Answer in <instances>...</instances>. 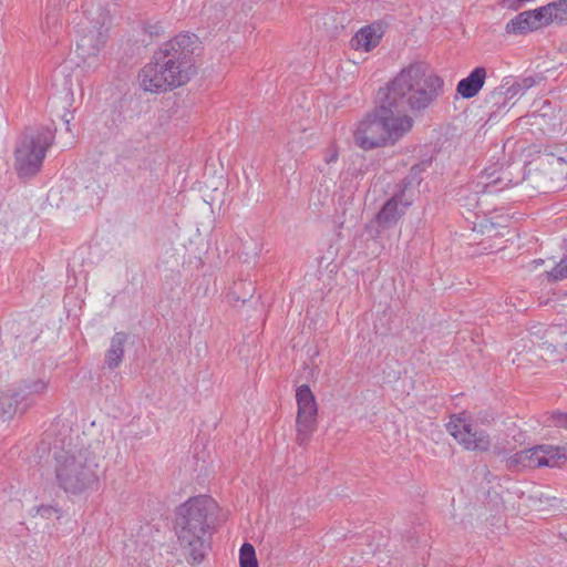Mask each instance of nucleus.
I'll return each mask as SVG.
<instances>
[{"instance_id":"nucleus-1","label":"nucleus","mask_w":567,"mask_h":567,"mask_svg":"<svg viewBox=\"0 0 567 567\" xmlns=\"http://www.w3.org/2000/svg\"><path fill=\"white\" fill-rule=\"evenodd\" d=\"M198 38L179 33L163 43L140 73L145 92L165 93L186 84L196 73L194 52Z\"/></svg>"},{"instance_id":"nucleus-2","label":"nucleus","mask_w":567,"mask_h":567,"mask_svg":"<svg viewBox=\"0 0 567 567\" xmlns=\"http://www.w3.org/2000/svg\"><path fill=\"white\" fill-rule=\"evenodd\" d=\"M444 92V80L422 62L403 68L377 92V100L392 106L399 114H423Z\"/></svg>"},{"instance_id":"nucleus-3","label":"nucleus","mask_w":567,"mask_h":567,"mask_svg":"<svg viewBox=\"0 0 567 567\" xmlns=\"http://www.w3.org/2000/svg\"><path fill=\"white\" fill-rule=\"evenodd\" d=\"M175 514V530L183 555L188 564H200L219 525L218 503L208 495L194 496L179 505Z\"/></svg>"},{"instance_id":"nucleus-4","label":"nucleus","mask_w":567,"mask_h":567,"mask_svg":"<svg viewBox=\"0 0 567 567\" xmlns=\"http://www.w3.org/2000/svg\"><path fill=\"white\" fill-rule=\"evenodd\" d=\"M374 110L360 122L355 132L357 145L364 150L392 146L413 126V118L399 114L392 106L375 99Z\"/></svg>"},{"instance_id":"nucleus-5","label":"nucleus","mask_w":567,"mask_h":567,"mask_svg":"<svg viewBox=\"0 0 567 567\" xmlns=\"http://www.w3.org/2000/svg\"><path fill=\"white\" fill-rule=\"evenodd\" d=\"M55 478L65 493L80 495L99 483L96 455L89 449H68L55 454Z\"/></svg>"},{"instance_id":"nucleus-6","label":"nucleus","mask_w":567,"mask_h":567,"mask_svg":"<svg viewBox=\"0 0 567 567\" xmlns=\"http://www.w3.org/2000/svg\"><path fill=\"white\" fill-rule=\"evenodd\" d=\"M56 127L39 125L27 127L14 148V169L20 179L34 177L42 168L47 152L55 140Z\"/></svg>"},{"instance_id":"nucleus-7","label":"nucleus","mask_w":567,"mask_h":567,"mask_svg":"<svg viewBox=\"0 0 567 567\" xmlns=\"http://www.w3.org/2000/svg\"><path fill=\"white\" fill-rule=\"evenodd\" d=\"M446 430L467 451L484 453L492 447L488 433L473 425L465 413L452 415Z\"/></svg>"},{"instance_id":"nucleus-8","label":"nucleus","mask_w":567,"mask_h":567,"mask_svg":"<svg viewBox=\"0 0 567 567\" xmlns=\"http://www.w3.org/2000/svg\"><path fill=\"white\" fill-rule=\"evenodd\" d=\"M297 412V441L300 445L305 444L317 424L318 406L316 398L308 384H301L296 390Z\"/></svg>"},{"instance_id":"nucleus-9","label":"nucleus","mask_w":567,"mask_h":567,"mask_svg":"<svg viewBox=\"0 0 567 567\" xmlns=\"http://www.w3.org/2000/svg\"><path fill=\"white\" fill-rule=\"evenodd\" d=\"M106 19L107 16L101 13L96 22L93 24V21H90L92 25L84 28L83 33L79 35L76 53L81 59L96 58L101 52L109 37L105 28Z\"/></svg>"},{"instance_id":"nucleus-10","label":"nucleus","mask_w":567,"mask_h":567,"mask_svg":"<svg viewBox=\"0 0 567 567\" xmlns=\"http://www.w3.org/2000/svg\"><path fill=\"white\" fill-rule=\"evenodd\" d=\"M413 199L404 189H398L375 215V223L382 229H390L405 215Z\"/></svg>"},{"instance_id":"nucleus-11","label":"nucleus","mask_w":567,"mask_h":567,"mask_svg":"<svg viewBox=\"0 0 567 567\" xmlns=\"http://www.w3.org/2000/svg\"><path fill=\"white\" fill-rule=\"evenodd\" d=\"M549 25L544 6L518 13L506 24L509 34H526L528 32Z\"/></svg>"},{"instance_id":"nucleus-12","label":"nucleus","mask_w":567,"mask_h":567,"mask_svg":"<svg viewBox=\"0 0 567 567\" xmlns=\"http://www.w3.org/2000/svg\"><path fill=\"white\" fill-rule=\"evenodd\" d=\"M50 388V379L28 377L16 383V390L19 402L23 409H31L35 405L38 398L44 395Z\"/></svg>"},{"instance_id":"nucleus-13","label":"nucleus","mask_w":567,"mask_h":567,"mask_svg":"<svg viewBox=\"0 0 567 567\" xmlns=\"http://www.w3.org/2000/svg\"><path fill=\"white\" fill-rule=\"evenodd\" d=\"M519 181H513L511 178V172L508 169H502L499 175L496 176V171L489 172L485 169L481 176L480 181H477L473 188L475 193H488L493 194L504 189L505 187L512 184H518Z\"/></svg>"},{"instance_id":"nucleus-14","label":"nucleus","mask_w":567,"mask_h":567,"mask_svg":"<svg viewBox=\"0 0 567 567\" xmlns=\"http://www.w3.org/2000/svg\"><path fill=\"white\" fill-rule=\"evenodd\" d=\"M384 30L385 25L382 21L365 25L353 35L351 47L355 50L362 49L364 52H369L380 43Z\"/></svg>"},{"instance_id":"nucleus-15","label":"nucleus","mask_w":567,"mask_h":567,"mask_svg":"<svg viewBox=\"0 0 567 567\" xmlns=\"http://www.w3.org/2000/svg\"><path fill=\"white\" fill-rule=\"evenodd\" d=\"M486 74L484 66L474 68L466 78L458 81L456 93L465 100L476 96L485 84Z\"/></svg>"},{"instance_id":"nucleus-16","label":"nucleus","mask_w":567,"mask_h":567,"mask_svg":"<svg viewBox=\"0 0 567 567\" xmlns=\"http://www.w3.org/2000/svg\"><path fill=\"white\" fill-rule=\"evenodd\" d=\"M544 80L542 74L533 75H519V76H505L502 80L503 87L506 90V94L514 99L516 96H523L529 89L539 84Z\"/></svg>"},{"instance_id":"nucleus-17","label":"nucleus","mask_w":567,"mask_h":567,"mask_svg":"<svg viewBox=\"0 0 567 567\" xmlns=\"http://www.w3.org/2000/svg\"><path fill=\"white\" fill-rule=\"evenodd\" d=\"M128 339L130 334L124 331L115 332L111 338L110 348L105 353L104 360L109 370L114 371L121 365L124 357V346Z\"/></svg>"},{"instance_id":"nucleus-18","label":"nucleus","mask_w":567,"mask_h":567,"mask_svg":"<svg viewBox=\"0 0 567 567\" xmlns=\"http://www.w3.org/2000/svg\"><path fill=\"white\" fill-rule=\"evenodd\" d=\"M27 409H23L22 403L19 402V396L13 388L8 389L0 393V419L3 421L11 420L16 414H24Z\"/></svg>"},{"instance_id":"nucleus-19","label":"nucleus","mask_w":567,"mask_h":567,"mask_svg":"<svg viewBox=\"0 0 567 567\" xmlns=\"http://www.w3.org/2000/svg\"><path fill=\"white\" fill-rule=\"evenodd\" d=\"M542 450L540 458H537L539 466L556 467L567 460V449L563 446H555L543 444L539 445Z\"/></svg>"},{"instance_id":"nucleus-20","label":"nucleus","mask_w":567,"mask_h":567,"mask_svg":"<svg viewBox=\"0 0 567 567\" xmlns=\"http://www.w3.org/2000/svg\"><path fill=\"white\" fill-rule=\"evenodd\" d=\"M549 175V169H538L534 173H530L527 176V179L533 183V186L539 193H554L559 188V183H556Z\"/></svg>"},{"instance_id":"nucleus-21","label":"nucleus","mask_w":567,"mask_h":567,"mask_svg":"<svg viewBox=\"0 0 567 567\" xmlns=\"http://www.w3.org/2000/svg\"><path fill=\"white\" fill-rule=\"evenodd\" d=\"M254 282L250 280H239L234 282L227 293V299L230 303L240 301L243 305L250 300L255 293Z\"/></svg>"},{"instance_id":"nucleus-22","label":"nucleus","mask_w":567,"mask_h":567,"mask_svg":"<svg viewBox=\"0 0 567 567\" xmlns=\"http://www.w3.org/2000/svg\"><path fill=\"white\" fill-rule=\"evenodd\" d=\"M431 159H425L414 164L409 174L398 185L399 189H404V194L412 187L419 186L422 182V173L431 165Z\"/></svg>"},{"instance_id":"nucleus-23","label":"nucleus","mask_w":567,"mask_h":567,"mask_svg":"<svg viewBox=\"0 0 567 567\" xmlns=\"http://www.w3.org/2000/svg\"><path fill=\"white\" fill-rule=\"evenodd\" d=\"M506 93L507 92L505 87H503V83H501V85L495 87L486 95L485 103L493 110L489 114V120L494 114L505 109L508 104V101L512 100Z\"/></svg>"},{"instance_id":"nucleus-24","label":"nucleus","mask_w":567,"mask_h":567,"mask_svg":"<svg viewBox=\"0 0 567 567\" xmlns=\"http://www.w3.org/2000/svg\"><path fill=\"white\" fill-rule=\"evenodd\" d=\"M548 23L567 22V0H557L544 6Z\"/></svg>"},{"instance_id":"nucleus-25","label":"nucleus","mask_w":567,"mask_h":567,"mask_svg":"<svg viewBox=\"0 0 567 567\" xmlns=\"http://www.w3.org/2000/svg\"><path fill=\"white\" fill-rule=\"evenodd\" d=\"M240 567H258L255 547L250 543H244L239 549Z\"/></svg>"},{"instance_id":"nucleus-26","label":"nucleus","mask_w":567,"mask_h":567,"mask_svg":"<svg viewBox=\"0 0 567 567\" xmlns=\"http://www.w3.org/2000/svg\"><path fill=\"white\" fill-rule=\"evenodd\" d=\"M526 453L523 451L516 452L506 457L505 468L512 473H517L525 470Z\"/></svg>"},{"instance_id":"nucleus-27","label":"nucleus","mask_w":567,"mask_h":567,"mask_svg":"<svg viewBox=\"0 0 567 567\" xmlns=\"http://www.w3.org/2000/svg\"><path fill=\"white\" fill-rule=\"evenodd\" d=\"M547 278L549 281H559L567 278V257L564 256L559 262L555 265V267L547 272Z\"/></svg>"},{"instance_id":"nucleus-28","label":"nucleus","mask_w":567,"mask_h":567,"mask_svg":"<svg viewBox=\"0 0 567 567\" xmlns=\"http://www.w3.org/2000/svg\"><path fill=\"white\" fill-rule=\"evenodd\" d=\"M547 421L549 426L559 427L567 431V411H553L549 413Z\"/></svg>"},{"instance_id":"nucleus-29","label":"nucleus","mask_w":567,"mask_h":567,"mask_svg":"<svg viewBox=\"0 0 567 567\" xmlns=\"http://www.w3.org/2000/svg\"><path fill=\"white\" fill-rule=\"evenodd\" d=\"M524 453H526L525 468L540 467L537 463V458H540L539 455L542 453L539 445L524 450Z\"/></svg>"},{"instance_id":"nucleus-30","label":"nucleus","mask_w":567,"mask_h":567,"mask_svg":"<svg viewBox=\"0 0 567 567\" xmlns=\"http://www.w3.org/2000/svg\"><path fill=\"white\" fill-rule=\"evenodd\" d=\"M491 449L493 454L502 457L504 462H506V457H508L512 452V449L507 447V444L504 442H496L494 445L492 444Z\"/></svg>"},{"instance_id":"nucleus-31","label":"nucleus","mask_w":567,"mask_h":567,"mask_svg":"<svg viewBox=\"0 0 567 567\" xmlns=\"http://www.w3.org/2000/svg\"><path fill=\"white\" fill-rule=\"evenodd\" d=\"M338 158H339V151L334 144L330 145L328 148L324 150L323 161L327 165L337 163Z\"/></svg>"},{"instance_id":"nucleus-32","label":"nucleus","mask_w":567,"mask_h":567,"mask_svg":"<svg viewBox=\"0 0 567 567\" xmlns=\"http://www.w3.org/2000/svg\"><path fill=\"white\" fill-rule=\"evenodd\" d=\"M37 515H40L44 518H50L52 515L59 513V508L52 506V505H40L34 507Z\"/></svg>"},{"instance_id":"nucleus-33","label":"nucleus","mask_w":567,"mask_h":567,"mask_svg":"<svg viewBox=\"0 0 567 567\" xmlns=\"http://www.w3.org/2000/svg\"><path fill=\"white\" fill-rule=\"evenodd\" d=\"M481 231L483 234H487L488 236H494L493 231L496 229V224L491 220H484L480 224ZM495 235H497L495 233Z\"/></svg>"},{"instance_id":"nucleus-34","label":"nucleus","mask_w":567,"mask_h":567,"mask_svg":"<svg viewBox=\"0 0 567 567\" xmlns=\"http://www.w3.org/2000/svg\"><path fill=\"white\" fill-rule=\"evenodd\" d=\"M405 538H406V542L410 544V546L413 547L414 543H415L414 542V536L409 534V535L405 536Z\"/></svg>"},{"instance_id":"nucleus-35","label":"nucleus","mask_w":567,"mask_h":567,"mask_svg":"<svg viewBox=\"0 0 567 567\" xmlns=\"http://www.w3.org/2000/svg\"><path fill=\"white\" fill-rule=\"evenodd\" d=\"M51 20L55 21V17L48 14L47 19H45V22H47L48 25L51 23Z\"/></svg>"},{"instance_id":"nucleus-36","label":"nucleus","mask_w":567,"mask_h":567,"mask_svg":"<svg viewBox=\"0 0 567 567\" xmlns=\"http://www.w3.org/2000/svg\"><path fill=\"white\" fill-rule=\"evenodd\" d=\"M124 158H125L124 154H121V155H118V156H117L116 162H117L118 164H122V161H123Z\"/></svg>"},{"instance_id":"nucleus-37","label":"nucleus","mask_w":567,"mask_h":567,"mask_svg":"<svg viewBox=\"0 0 567 567\" xmlns=\"http://www.w3.org/2000/svg\"><path fill=\"white\" fill-rule=\"evenodd\" d=\"M534 262L538 266V265L543 264L544 260L543 259H536V260H534Z\"/></svg>"},{"instance_id":"nucleus-38","label":"nucleus","mask_w":567,"mask_h":567,"mask_svg":"<svg viewBox=\"0 0 567 567\" xmlns=\"http://www.w3.org/2000/svg\"><path fill=\"white\" fill-rule=\"evenodd\" d=\"M148 32H150L151 35L156 33L153 30H150Z\"/></svg>"}]
</instances>
